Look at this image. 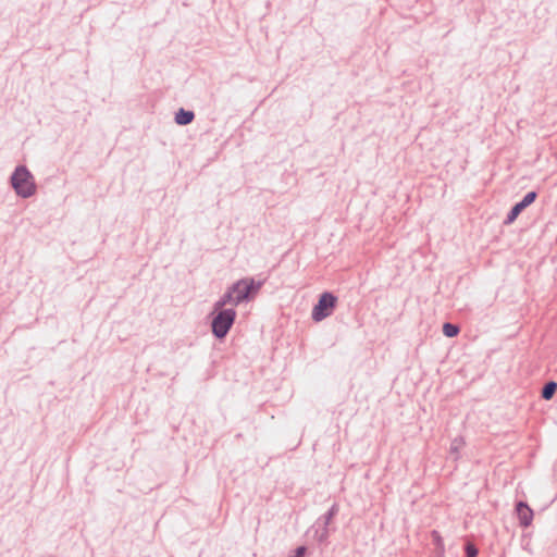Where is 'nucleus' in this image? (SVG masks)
Segmentation results:
<instances>
[{
    "instance_id": "11",
    "label": "nucleus",
    "mask_w": 557,
    "mask_h": 557,
    "mask_svg": "<svg viewBox=\"0 0 557 557\" xmlns=\"http://www.w3.org/2000/svg\"><path fill=\"white\" fill-rule=\"evenodd\" d=\"M466 553H467V557H476L478 549L475 548V546L473 544L468 543L466 546Z\"/></svg>"
},
{
    "instance_id": "1",
    "label": "nucleus",
    "mask_w": 557,
    "mask_h": 557,
    "mask_svg": "<svg viewBox=\"0 0 557 557\" xmlns=\"http://www.w3.org/2000/svg\"><path fill=\"white\" fill-rule=\"evenodd\" d=\"M261 284H256L252 278H244L234 284L230 290L220 299L214 307L223 308L226 304L234 306L247 299L250 294H256Z\"/></svg>"
},
{
    "instance_id": "10",
    "label": "nucleus",
    "mask_w": 557,
    "mask_h": 557,
    "mask_svg": "<svg viewBox=\"0 0 557 557\" xmlns=\"http://www.w3.org/2000/svg\"><path fill=\"white\" fill-rule=\"evenodd\" d=\"M536 198V194L534 191H530L528 193L524 198L518 202L523 209H525L528 206H530L531 203H533V201L535 200Z\"/></svg>"
},
{
    "instance_id": "3",
    "label": "nucleus",
    "mask_w": 557,
    "mask_h": 557,
    "mask_svg": "<svg viewBox=\"0 0 557 557\" xmlns=\"http://www.w3.org/2000/svg\"><path fill=\"white\" fill-rule=\"evenodd\" d=\"M215 310L219 312L212 321V332L216 337L223 338L231 329L236 312L234 309H218L216 307Z\"/></svg>"
},
{
    "instance_id": "6",
    "label": "nucleus",
    "mask_w": 557,
    "mask_h": 557,
    "mask_svg": "<svg viewBox=\"0 0 557 557\" xmlns=\"http://www.w3.org/2000/svg\"><path fill=\"white\" fill-rule=\"evenodd\" d=\"M194 120V113L191 111H185L181 109L175 116V122L180 125L189 124Z\"/></svg>"
},
{
    "instance_id": "7",
    "label": "nucleus",
    "mask_w": 557,
    "mask_h": 557,
    "mask_svg": "<svg viewBox=\"0 0 557 557\" xmlns=\"http://www.w3.org/2000/svg\"><path fill=\"white\" fill-rule=\"evenodd\" d=\"M556 389H557V383L556 382H548L544 386V388L542 391V397L545 400H549L554 396Z\"/></svg>"
},
{
    "instance_id": "4",
    "label": "nucleus",
    "mask_w": 557,
    "mask_h": 557,
    "mask_svg": "<svg viewBox=\"0 0 557 557\" xmlns=\"http://www.w3.org/2000/svg\"><path fill=\"white\" fill-rule=\"evenodd\" d=\"M336 301V297L332 294H322L318 304L312 309V319L319 322L329 317L333 312Z\"/></svg>"
},
{
    "instance_id": "2",
    "label": "nucleus",
    "mask_w": 557,
    "mask_h": 557,
    "mask_svg": "<svg viewBox=\"0 0 557 557\" xmlns=\"http://www.w3.org/2000/svg\"><path fill=\"white\" fill-rule=\"evenodd\" d=\"M12 185L15 191L22 197H29L35 193L33 176L24 166H20L15 170L12 176Z\"/></svg>"
},
{
    "instance_id": "12",
    "label": "nucleus",
    "mask_w": 557,
    "mask_h": 557,
    "mask_svg": "<svg viewBox=\"0 0 557 557\" xmlns=\"http://www.w3.org/2000/svg\"><path fill=\"white\" fill-rule=\"evenodd\" d=\"M432 536H433L434 541H435L438 545H440V544H442V539H441V536H440L438 532L434 531V532L432 533Z\"/></svg>"
},
{
    "instance_id": "5",
    "label": "nucleus",
    "mask_w": 557,
    "mask_h": 557,
    "mask_svg": "<svg viewBox=\"0 0 557 557\" xmlns=\"http://www.w3.org/2000/svg\"><path fill=\"white\" fill-rule=\"evenodd\" d=\"M516 512L522 527L527 528L531 525L533 521V510L527 503L519 502L516 506Z\"/></svg>"
},
{
    "instance_id": "8",
    "label": "nucleus",
    "mask_w": 557,
    "mask_h": 557,
    "mask_svg": "<svg viewBox=\"0 0 557 557\" xmlns=\"http://www.w3.org/2000/svg\"><path fill=\"white\" fill-rule=\"evenodd\" d=\"M443 333L447 337H454L459 333V327L450 323H445L443 325Z\"/></svg>"
},
{
    "instance_id": "9",
    "label": "nucleus",
    "mask_w": 557,
    "mask_h": 557,
    "mask_svg": "<svg viewBox=\"0 0 557 557\" xmlns=\"http://www.w3.org/2000/svg\"><path fill=\"white\" fill-rule=\"evenodd\" d=\"M522 210H523V208L519 203L515 205V207L511 209L510 213L508 214L505 223L506 224L512 223Z\"/></svg>"
}]
</instances>
